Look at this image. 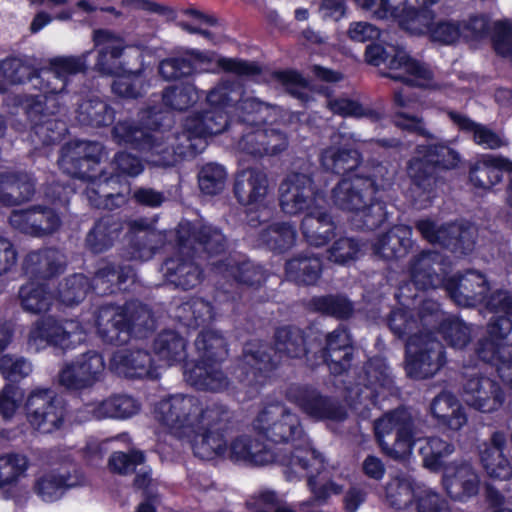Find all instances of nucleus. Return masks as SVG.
<instances>
[{
    "label": "nucleus",
    "mask_w": 512,
    "mask_h": 512,
    "mask_svg": "<svg viewBox=\"0 0 512 512\" xmlns=\"http://www.w3.org/2000/svg\"><path fill=\"white\" fill-rule=\"evenodd\" d=\"M123 308L128 328V340L132 335L143 338L154 331L156 321L151 309L147 305L138 301H132Z\"/></svg>",
    "instance_id": "nucleus-51"
},
{
    "label": "nucleus",
    "mask_w": 512,
    "mask_h": 512,
    "mask_svg": "<svg viewBox=\"0 0 512 512\" xmlns=\"http://www.w3.org/2000/svg\"><path fill=\"white\" fill-rule=\"evenodd\" d=\"M420 421L404 408L385 413L374 422L376 440L390 458H407L416 437L421 433Z\"/></svg>",
    "instance_id": "nucleus-3"
},
{
    "label": "nucleus",
    "mask_w": 512,
    "mask_h": 512,
    "mask_svg": "<svg viewBox=\"0 0 512 512\" xmlns=\"http://www.w3.org/2000/svg\"><path fill=\"white\" fill-rule=\"evenodd\" d=\"M407 174L412 183L423 192L430 193L437 183L436 168L425 157L418 155L407 162Z\"/></svg>",
    "instance_id": "nucleus-62"
},
{
    "label": "nucleus",
    "mask_w": 512,
    "mask_h": 512,
    "mask_svg": "<svg viewBox=\"0 0 512 512\" xmlns=\"http://www.w3.org/2000/svg\"><path fill=\"white\" fill-rule=\"evenodd\" d=\"M281 210L289 216L309 212L315 204V186L312 177L305 173L288 174L279 186Z\"/></svg>",
    "instance_id": "nucleus-13"
},
{
    "label": "nucleus",
    "mask_w": 512,
    "mask_h": 512,
    "mask_svg": "<svg viewBox=\"0 0 512 512\" xmlns=\"http://www.w3.org/2000/svg\"><path fill=\"white\" fill-rule=\"evenodd\" d=\"M110 368L116 374L129 379L158 378L151 354L143 349L115 352L110 361Z\"/></svg>",
    "instance_id": "nucleus-26"
},
{
    "label": "nucleus",
    "mask_w": 512,
    "mask_h": 512,
    "mask_svg": "<svg viewBox=\"0 0 512 512\" xmlns=\"http://www.w3.org/2000/svg\"><path fill=\"white\" fill-rule=\"evenodd\" d=\"M18 296L22 308L32 314L48 312L54 301L48 286L34 281L22 285Z\"/></svg>",
    "instance_id": "nucleus-49"
},
{
    "label": "nucleus",
    "mask_w": 512,
    "mask_h": 512,
    "mask_svg": "<svg viewBox=\"0 0 512 512\" xmlns=\"http://www.w3.org/2000/svg\"><path fill=\"white\" fill-rule=\"evenodd\" d=\"M377 185L371 177L359 173L342 178L331 190L330 199L333 205L343 211L355 212L373 200Z\"/></svg>",
    "instance_id": "nucleus-14"
},
{
    "label": "nucleus",
    "mask_w": 512,
    "mask_h": 512,
    "mask_svg": "<svg viewBox=\"0 0 512 512\" xmlns=\"http://www.w3.org/2000/svg\"><path fill=\"white\" fill-rule=\"evenodd\" d=\"M449 118L462 130L473 133V140L488 149H497L505 143L499 135L484 125L475 123L467 116L450 111Z\"/></svg>",
    "instance_id": "nucleus-61"
},
{
    "label": "nucleus",
    "mask_w": 512,
    "mask_h": 512,
    "mask_svg": "<svg viewBox=\"0 0 512 512\" xmlns=\"http://www.w3.org/2000/svg\"><path fill=\"white\" fill-rule=\"evenodd\" d=\"M103 146L93 141H71L60 150L58 165L67 175L85 179L93 164L100 161Z\"/></svg>",
    "instance_id": "nucleus-17"
},
{
    "label": "nucleus",
    "mask_w": 512,
    "mask_h": 512,
    "mask_svg": "<svg viewBox=\"0 0 512 512\" xmlns=\"http://www.w3.org/2000/svg\"><path fill=\"white\" fill-rule=\"evenodd\" d=\"M89 412L97 419L127 418L136 414L139 405L127 395H114L105 400L88 405Z\"/></svg>",
    "instance_id": "nucleus-47"
},
{
    "label": "nucleus",
    "mask_w": 512,
    "mask_h": 512,
    "mask_svg": "<svg viewBox=\"0 0 512 512\" xmlns=\"http://www.w3.org/2000/svg\"><path fill=\"white\" fill-rule=\"evenodd\" d=\"M297 239V231L289 222H276L260 233L261 242L270 250L283 253L291 249Z\"/></svg>",
    "instance_id": "nucleus-56"
},
{
    "label": "nucleus",
    "mask_w": 512,
    "mask_h": 512,
    "mask_svg": "<svg viewBox=\"0 0 512 512\" xmlns=\"http://www.w3.org/2000/svg\"><path fill=\"white\" fill-rule=\"evenodd\" d=\"M387 219L388 212L385 202L373 197L372 201L354 212L352 224L357 229L373 231L379 228Z\"/></svg>",
    "instance_id": "nucleus-64"
},
{
    "label": "nucleus",
    "mask_w": 512,
    "mask_h": 512,
    "mask_svg": "<svg viewBox=\"0 0 512 512\" xmlns=\"http://www.w3.org/2000/svg\"><path fill=\"white\" fill-rule=\"evenodd\" d=\"M154 351L168 363L182 361L186 356V341L177 332L162 331L154 340Z\"/></svg>",
    "instance_id": "nucleus-63"
},
{
    "label": "nucleus",
    "mask_w": 512,
    "mask_h": 512,
    "mask_svg": "<svg viewBox=\"0 0 512 512\" xmlns=\"http://www.w3.org/2000/svg\"><path fill=\"white\" fill-rule=\"evenodd\" d=\"M66 266L65 255L57 248L32 251L23 261V271L30 279L48 280L61 274Z\"/></svg>",
    "instance_id": "nucleus-28"
},
{
    "label": "nucleus",
    "mask_w": 512,
    "mask_h": 512,
    "mask_svg": "<svg viewBox=\"0 0 512 512\" xmlns=\"http://www.w3.org/2000/svg\"><path fill=\"white\" fill-rule=\"evenodd\" d=\"M491 447H486L480 453L481 463L487 474L496 479H508L512 475V468L503 451L507 446L504 432L496 431L490 438Z\"/></svg>",
    "instance_id": "nucleus-39"
},
{
    "label": "nucleus",
    "mask_w": 512,
    "mask_h": 512,
    "mask_svg": "<svg viewBox=\"0 0 512 512\" xmlns=\"http://www.w3.org/2000/svg\"><path fill=\"white\" fill-rule=\"evenodd\" d=\"M228 457L233 461H243L255 466L268 464H279L284 467L298 466L307 469L309 462L315 469L322 467L321 459L308 446L295 445L293 448L270 449L259 440L249 436H240L234 439L227 452Z\"/></svg>",
    "instance_id": "nucleus-1"
},
{
    "label": "nucleus",
    "mask_w": 512,
    "mask_h": 512,
    "mask_svg": "<svg viewBox=\"0 0 512 512\" xmlns=\"http://www.w3.org/2000/svg\"><path fill=\"white\" fill-rule=\"evenodd\" d=\"M81 335L82 329L78 322L73 320L57 321L52 317L41 318L31 327L28 342L36 349L47 345L65 349L70 344V338Z\"/></svg>",
    "instance_id": "nucleus-20"
},
{
    "label": "nucleus",
    "mask_w": 512,
    "mask_h": 512,
    "mask_svg": "<svg viewBox=\"0 0 512 512\" xmlns=\"http://www.w3.org/2000/svg\"><path fill=\"white\" fill-rule=\"evenodd\" d=\"M364 383H356L346 387V400L357 409L358 406L368 408L375 405L380 389H390L393 386L391 370L383 358L374 357L365 366Z\"/></svg>",
    "instance_id": "nucleus-12"
},
{
    "label": "nucleus",
    "mask_w": 512,
    "mask_h": 512,
    "mask_svg": "<svg viewBox=\"0 0 512 512\" xmlns=\"http://www.w3.org/2000/svg\"><path fill=\"white\" fill-rule=\"evenodd\" d=\"M96 327L99 336L109 344L124 345L129 341L124 308L101 306L96 314Z\"/></svg>",
    "instance_id": "nucleus-33"
},
{
    "label": "nucleus",
    "mask_w": 512,
    "mask_h": 512,
    "mask_svg": "<svg viewBox=\"0 0 512 512\" xmlns=\"http://www.w3.org/2000/svg\"><path fill=\"white\" fill-rule=\"evenodd\" d=\"M185 381L197 390L222 392L230 389L232 382L213 362H198L184 372Z\"/></svg>",
    "instance_id": "nucleus-34"
},
{
    "label": "nucleus",
    "mask_w": 512,
    "mask_h": 512,
    "mask_svg": "<svg viewBox=\"0 0 512 512\" xmlns=\"http://www.w3.org/2000/svg\"><path fill=\"white\" fill-rule=\"evenodd\" d=\"M227 126L228 115L222 110H204L186 117L182 130L171 133L176 152L175 165L201 153L207 145L205 138L222 133Z\"/></svg>",
    "instance_id": "nucleus-2"
},
{
    "label": "nucleus",
    "mask_w": 512,
    "mask_h": 512,
    "mask_svg": "<svg viewBox=\"0 0 512 512\" xmlns=\"http://www.w3.org/2000/svg\"><path fill=\"white\" fill-rule=\"evenodd\" d=\"M77 480L69 473L46 472L36 478L34 492L45 502H54L62 497L65 490L75 486Z\"/></svg>",
    "instance_id": "nucleus-46"
},
{
    "label": "nucleus",
    "mask_w": 512,
    "mask_h": 512,
    "mask_svg": "<svg viewBox=\"0 0 512 512\" xmlns=\"http://www.w3.org/2000/svg\"><path fill=\"white\" fill-rule=\"evenodd\" d=\"M199 412L200 400L198 398L178 394L158 403L155 409V418L170 429H195Z\"/></svg>",
    "instance_id": "nucleus-18"
},
{
    "label": "nucleus",
    "mask_w": 512,
    "mask_h": 512,
    "mask_svg": "<svg viewBox=\"0 0 512 512\" xmlns=\"http://www.w3.org/2000/svg\"><path fill=\"white\" fill-rule=\"evenodd\" d=\"M272 350L268 344L260 341L247 342L241 356L235 362V378L241 383L251 384L258 373L275 369L277 361L272 355Z\"/></svg>",
    "instance_id": "nucleus-24"
},
{
    "label": "nucleus",
    "mask_w": 512,
    "mask_h": 512,
    "mask_svg": "<svg viewBox=\"0 0 512 512\" xmlns=\"http://www.w3.org/2000/svg\"><path fill=\"white\" fill-rule=\"evenodd\" d=\"M431 412L442 424L455 431L467 423L464 408L451 392L439 393L431 403Z\"/></svg>",
    "instance_id": "nucleus-43"
},
{
    "label": "nucleus",
    "mask_w": 512,
    "mask_h": 512,
    "mask_svg": "<svg viewBox=\"0 0 512 512\" xmlns=\"http://www.w3.org/2000/svg\"><path fill=\"white\" fill-rule=\"evenodd\" d=\"M412 229L406 225H395L378 236L372 249L375 255L385 260L402 258L412 246Z\"/></svg>",
    "instance_id": "nucleus-37"
},
{
    "label": "nucleus",
    "mask_w": 512,
    "mask_h": 512,
    "mask_svg": "<svg viewBox=\"0 0 512 512\" xmlns=\"http://www.w3.org/2000/svg\"><path fill=\"white\" fill-rule=\"evenodd\" d=\"M353 357L354 348L346 328L338 327L327 334L322 358L332 374L341 375L347 372L351 368Z\"/></svg>",
    "instance_id": "nucleus-27"
},
{
    "label": "nucleus",
    "mask_w": 512,
    "mask_h": 512,
    "mask_svg": "<svg viewBox=\"0 0 512 512\" xmlns=\"http://www.w3.org/2000/svg\"><path fill=\"white\" fill-rule=\"evenodd\" d=\"M404 364L409 378H431L446 364L445 348L433 332L412 336L410 340H406Z\"/></svg>",
    "instance_id": "nucleus-5"
},
{
    "label": "nucleus",
    "mask_w": 512,
    "mask_h": 512,
    "mask_svg": "<svg viewBox=\"0 0 512 512\" xmlns=\"http://www.w3.org/2000/svg\"><path fill=\"white\" fill-rule=\"evenodd\" d=\"M511 174L512 162L495 156H486L470 169L469 178L475 187L490 189L502 180L503 172Z\"/></svg>",
    "instance_id": "nucleus-40"
},
{
    "label": "nucleus",
    "mask_w": 512,
    "mask_h": 512,
    "mask_svg": "<svg viewBox=\"0 0 512 512\" xmlns=\"http://www.w3.org/2000/svg\"><path fill=\"white\" fill-rule=\"evenodd\" d=\"M176 242L182 244V251L205 254L208 257L225 253L229 246L223 230L213 224L203 222H181L176 229Z\"/></svg>",
    "instance_id": "nucleus-9"
},
{
    "label": "nucleus",
    "mask_w": 512,
    "mask_h": 512,
    "mask_svg": "<svg viewBox=\"0 0 512 512\" xmlns=\"http://www.w3.org/2000/svg\"><path fill=\"white\" fill-rule=\"evenodd\" d=\"M190 250L182 251V244L177 243V251L167 258L161 271L165 281L175 288L187 291L196 288L204 279V272Z\"/></svg>",
    "instance_id": "nucleus-15"
},
{
    "label": "nucleus",
    "mask_w": 512,
    "mask_h": 512,
    "mask_svg": "<svg viewBox=\"0 0 512 512\" xmlns=\"http://www.w3.org/2000/svg\"><path fill=\"white\" fill-rule=\"evenodd\" d=\"M417 444L423 466L432 472L444 471L448 465L445 459L454 452V445L438 437L419 439Z\"/></svg>",
    "instance_id": "nucleus-50"
},
{
    "label": "nucleus",
    "mask_w": 512,
    "mask_h": 512,
    "mask_svg": "<svg viewBox=\"0 0 512 512\" xmlns=\"http://www.w3.org/2000/svg\"><path fill=\"white\" fill-rule=\"evenodd\" d=\"M345 134L333 132L330 146L320 154L322 167L329 172L344 175L355 171L362 163V155L357 149L348 148L344 144Z\"/></svg>",
    "instance_id": "nucleus-25"
},
{
    "label": "nucleus",
    "mask_w": 512,
    "mask_h": 512,
    "mask_svg": "<svg viewBox=\"0 0 512 512\" xmlns=\"http://www.w3.org/2000/svg\"><path fill=\"white\" fill-rule=\"evenodd\" d=\"M274 352L281 357L299 359L307 354L306 336L302 329L286 325L274 333Z\"/></svg>",
    "instance_id": "nucleus-44"
},
{
    "label": "nucleus",
    "mask_w": 512,
    "mask_h": 512,
    "mask_svg": "<svg viewBox=\"0 0 512 512\" xmlns=\"http://www.w3.org/2000/svg\"><path fill=\"white\" fill-rule=\"evenodd\" d=\"M104 362L97 352L89 351L67 363L58 374V382L70 391L91 388L100 378Z\"/></svg>",
    "instance_id": "nucleus-16"
},
{
    "label": "nucleus",
    "mask_w": 512,
    "mask_h": 512,
    "mask_svg": "<svg viewBox=\"0 0 512 512\" xmlns=\"http://www.w3.org/2000/svg\"><path fill=\"white\" fill-rule=\"evenodd\" d=\"M66 132L64 121L50 117L32 125L29 140L35 149H40L60 142Z\"/></svg>",
    "instance_id": "nucleus-58"
},
{
    "label": "nucleus",
    "mask_w": 512,
    "mask_h": 512,
    "mask_svg": "<svg viewBox=\"0 0 512 512\" xmlns=\"http://www.w3.org/2000/svg\"><path fill=\"white\" fill-rule=\"evenodd\" d=\"M35 181L25 171L0 173V202L5 206H16L32 199Z\"/></svg>",
    "instance_id": "nucleus-31"
},
{
    "label": "nucleus",
    "mask_w": 512,
    "mask_h": 512,
    "mask_svg": "<svg viewBox=\"0 0 512 512\" xmlns=\"http://www.w3.org/2000/svg\"><path fill=\"white\" fill-rule=\"evenodd\" d=\"M9 223L24 234L45 237L59 229L61 219L54 209L43 205H33L27 209L12 211Z\"/></svg>",
    "instance_id": "nucleus-19"
},
{
    "label": "nucleus",
    "mask_w": 512,
    "mask_h": 512,
    "mask_svg": "<svg viewBox=\"0 0 512 512\" xmlns=\"http://www.w3.org/2000/svg\"><path fill=\"white\" fill-rule=\"evenodd\" d=\"M448 270L447 258L434 250H424L410 261L411 279L422 290L445 286Z\"/></svg>",
    "instance_id": "nucleus-23"
},
{
    "label": "nucleus",
    "mask_w": 512,
    "mask_h": 512,
    "mask_svg": "<svg viewBox=\"0 0 512 512\" xmlns=\"http://www.w3.org/2000/svg\"><path fill=\"white\" fill-rule=\"evenodd\" d=\"M302 446L308 445L315 454L321 459L322 461V467L317 470L313 466L309 465L307 469H301L298 466H294L293 470L291 467H287L285 470V474L288 480H291L294 476H298L300 472H306L307 473V485L313 494V499L307 502L302 503L303 509L306 507L311 506L314 502L324 503L328 500L331 494H341L344 490V487L342 485L337 484L334 481H328L323 484H319L316 479V474H319L324 469V459L321 455V453L317 452L315 449H313L308 442L303 441ZM312 462H309L311 464Z\"/></svg>",
    "instance_id": "nucleus-38"
},
{
    "label": "nucleus",
    "mask_w": 512,
    "mask_h": 512,
    "mask_svg": "<svg viewBox=\"0 0 512 512\" xmlns=\"http://www.w3.org/2000/svg\"><path fill=\"white\" fill-rule=\"evenodd\" d=\"M286 397L304 414L317 421L342 422L348 417L345 406L337 398L310 386H290Z\"/></svg>",
    "instance_id": "nucleus-10"
},
{
    "label": "nucleus",
    "mask_w": 512,
    "mask_h": 512,
    "mask_svg": "<svg viewBox=\"0 0 512 512\" xmlns=\"http://www.w3.org/2000/svg\"><path fill=\"white\" fill-rule=\"evenodd\" d=\"M269 182L265 172L256 168L245 169L237 173L234 182V194L242 205L262 201L268 191Z\"/></svg>",
    "instance_id": "nucleus-36"
},
{
    "label": "nucleus",
    "mask_w": 512,
    "mask_h": 512,
    "mask_svg": "<svg viewBox=\"0 0 512 512\" xmlns=\"http://www.w3.org/2000/svg\"><path fill=\"white\" fill-rule=\"evenodd\" d=\"M463 398L474 409L483 413L498 410L504 402L500 384L483 375H467L463 383Z\"/></svg>",
    "instance_id": "nucleus-21"
},
{
    "label": "nucleus",
    "mask_w": 512,
    "mask_h": 512,
    "mask_svg": "<svg viewBox=\"0 0 512 512\" xmlns=\"http://www.w3.org/2000/svg\"><path fill=\"white\" fill-rule=\"evenodd\" d=\"M310 307L319 313L335 317L340 320L350 318L354 313V304L343 294H329L313 297Z\"/></svg>",
    "instance_id": "nucleus-60"
},
{
    "label": "nucleus",
    "mask_w": 512,
    "mask_h": 512,
    "mask_svg": "<svg viewBox=\"0 0 512 512\" xmlns=\"http://www.w3.org/2000/svg\"><path fill=\"white\" fill-rule=\"evenodd\" d=\"M174 317L188 328H197L212 319V307L203 299L192 298L176 307Z\"/></svg>",
    "instance_id": "nucleus-59"
},
{
    "label": "nucleus",
    "mask_w": 512,
    "mask_h": 512,
    "mask_svg": "<svg viewBox=\"0 0 512 512\" xmlns=\"http://www.w3.org/2000/svg\"><path fill=\"white\" fill-rule=\"evenodd\" d=\"M392 17L398 19L402 29L411 34L421 35L430 31L435 15L430 8L416 4L415 6L404 5Z\"/></svg>",
    "instance_id": "nucleus-53"
},
{
    "label": "nucleus",
    "mask_w": 512,
    "mask_h": 512,
    "mask_svg": "<svg viewBox=\"0 0 512 512\" xmlns=\"http://www.w3.org/2000/svg\"><path fill=\"white\" fill-rule=\"evenodd\" d=\"M195 347L201 358L200 362L218 363L224 361L228 355L225 338L214 330L200 332L195 340Z\"/></svg>",
    "instance_id": "nucleus-57"
},
{
    "label": "nucleus",
    "mask_w": 512,
    "mask_h": 512,
    "mask_svg": "<svg viewBox=\"0 0 512 512\" xmlns=\"http://www.w3.org/2000/svg\"><path fill=\"white\" fill-rule=\"evenodd\" d=\"M415 227L428 242L439 244L459 255L471 253L478 237L477 227L470 223H449L438 226L429 219H422L415 223Z\"/></svg>",
    "instance_id": "nucleus-8"
},
{
    "label": "nucleus",
    "mask_w": 512,
    "mask_h": 512,
    "mask_svg": "<svg viewBox=\"0 0 512 512\" xmlns=\"http://www.w3.org/2000/svg\"><path fill=\"white\" fill-rule=\"evenodd\" d=\"M416 496L413 480L409 476L397 475L386 484V501L390 507L400 512H412Z\"/></svg>",
    "instance_id": "nucleus-48"
},
{
    "label": "nucleus",
    "mask_w": 512,
    "mask_h": 512,
    "mask_svg": "<svg viewBox=\"0 0 512 512\" xmlns=\"http://www.w3.org/2000/svg\"><path fill=\"white\" fill-rule=\"evenodd\" d=\"M122 223L113 216L100 218L86 237V245L93 253L111 248L122 231Z\"/></svg>",
    "instance_id": "nucleus-45"
},
{
    "label": "nucleus",
    "mask_w": 512,
    "mask_h": 512,
    "mask_svg": "<svg viewBox=\"0 0 512 512\" xmlns=\"http://www.w3.org/2000/svg\"><path fill=\"white\" fill-rule=\"evenodd\" d=\"M90 52L80 56L56 57L50 61V68L41 72L40 78L48 85L51 93H60L66 86V77L86 70V58Z\"/></svg>",
    "instance_id": "nucleus-35"
},
{
    "label": "nucleus",
    "mask_w": 512,
    "mask_h": 512,
    "mask_svg": "<svg viewBox=\"0 0 512 512\" xmlns=\"http://www.w3.org/2000/svg\"><path fill=\"white\" fill-rule=\"evenodd\" d=\"M112 138L120 145H129L140 151L146 161L157 167L175 166V151L171 133H150L131 121H119L112 131Z\"/></svg>",
    "instance_id": "nucleus-4"
},
{
    "label": "nucleus",
    "mask_w": 512,
    "mask_h": 512,
    "mask_svg": "<svg viewBox=\"0 0 512 512\" xmlns=\"http://www.w3.org/2000/svg\"><path fill=\"white\" fill-rule=\"evenodd\" d=\"M489 289L486 276L474 269L455 275L445 282V291L449 297L457 305L464 307H474L483 303Z\"/></svg>",
    "instance_id": "nucleus-22"
},
{
    "label": "nucleus",
    "mask_w": 512,
    "mask_h": 512,
    "mask_svg": "<svg viewBox=\"0 0 512 512\" xmlns=\"http://www.w3.org/2000/svg\"><path fill=\"white\" fill-rule=\"evenodd\" d=\"M25 411L30 425L42 434L53 433L64 424V407L50 389L32 391L25 402Z\"/></svg>",
    "instance_id": "nucleus-11"
},
{
    "label": "nucleus",
    "mask_w": 512,
    "mask_h": 512,
    "mask_svg": "<svg viewBox=\"0 0 512 512\" xmlns=\"http://www.w3.org/2000/svg\"><path fill=\"white\" fill-rule=\"evenodd\" d=\"M253 425L259 434L275 443L303 440L305 435L299 416L280 402L266 405Z\"/></svg>",
    "instance_id": "nucleus-7"
},
{
    "label": "nucleus",
    "mask_w": 512,
    "mask_h": 512,
    "mask_svg": "<svg viewBox=\"0 0 512 512\" xmlns=\"http://www.w3.org/2000/svg\"><path fill=\"white\" fill-rule=\"evenodd\" d=\"M390 49L387 51L379 44H370L365 51V60L373 66L387 62L391 72L386 76L408 86H422L424 81L432 78L428 67L412 58L403 48L391 46Z\"/></svg>",
    "instance_id": "nucleus-6"
},
{
    "label": "nucleus",
    "mask_w": 512,
    "mask_h": 512,
    "mask_svg": "<svg viewBox=\"0 0 512 512\" xmlns=\"http://www.w3.org/2000/svg\"><path fill=\"white\" fill-rule=\"evenodd\" d=\"M137 59L140 62L139 68L132 70L123 66V74L112 81L111 89L116 96L124 99H138L146 94L149 83L144 74L143 56L137 53Z\"/></svg>",
    "instance_id": "nucleus-41"
},
{
    "label": "nucleus",
    "mask_w": 512,
    "mask_h": 512,
    "mask_svg": "<svg viewBox=\"0 0 512 512\" xmlns=\"http://www.w3.org/2000/svg\"><path fill=\"white\" fill-rule=\"evenodd\" d=\"M300 230L309 245L322 247L335 236L336 223L326 208L316 206L305 214Z\"/></svg>",
    "instance_id": "nucleus-30"
},
{
    "label": "nucleus",
    "mask_w": 512,
    "mask_h": 512,
    "mask_svg": "<svg viewBox=\"0 0 512 512\" xmlns=\"http://www.w3.org/2000/svg\"><path fill=\"white\" fill-rule=\"evenodd\" d=\"M442 482L451 498L462 500L478 493L480 481L469 463L452 462L444 468Z\"/></svg>",
    "instance_id": "nucleus-29"
},
{
    "label": "nucleus",
    "mask_w": 512,
    "mask_h": 512,
    "mask_svg": "<svg viewBox=\"0 0 512 512\" xmlns=\"http://www.w3.org/2000/svg\"><path fill=\"white\" fill-rule=\"evenodd\" d=\"M192 449L194 455L203 460H213L228 452L224 433L214 430H197L192 441Z\"/></svg>",
    "instance_id": "nucleus-52"
},
{
    "label": "nucleus",
    "mask_w": 512,
    "mask_h": 512,
    "mask_svg": "<svg viewBox=\"0 0 512 512\" xmlns=\"http://www.w3.org/2000/svg\"><path fill=\"white\" fill-rule=\"evenodd\" d=\"M93 40L98 50L97 61L94 68L104 75H113L123 65H119L118 59L125 48L123 39L110 30L99 29L94 31Z\"/></svg>",
    "instance_id": "nucleus-32"
},
{
    "label": "nucleus",
    "mask_w": 512,
    "mask_h": 512,
    "mask_svg": "<svg viewBox=\"0 0 512 512\" xmlns=\"http://www.w3.org/2000/svg\"><path fill=\"white\" fill-rule=\"evenodd\" d=\"M76 118L81 125L104 127L113 123L115 111L105 101L89 99L79 105Z\"/></svg>",
    "instance_id": "nucleus-55"
},
{
    "label": "nucleus",
    "mask_w": 512,
    "mask_h": 512,
    "mask_svg": "<svg viewBox=\"0 0 512 512\" xmlns=\"http://www.w3.org/2000/svg\"><path fill=\"white\" fill-rule=\"evenodd\" d=\"M56 94L49 92L46 84L43 94L25 96L21 100V107L32 125L50 118L58 111Z\"/></svg>",
    "instance_id": "nucleus-54"
},
{
    "label": "nucleus",
    "mask_w": 512,
    "mask_h": 512,
    "mask_svg": "<svg viewBox=\"0 0 512 512\" xmlns=\"http://www.w3.org/2000/svg\"><path fill=\"white\" fill-rule=\"evenodd\" d=\"M322 272L321 259L308 253H300L286 261L285 274L287 279L299 285H313Z\"/></svg>",
    "instance_id": "nucleus-42"
}]
</instances>
